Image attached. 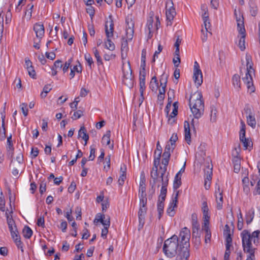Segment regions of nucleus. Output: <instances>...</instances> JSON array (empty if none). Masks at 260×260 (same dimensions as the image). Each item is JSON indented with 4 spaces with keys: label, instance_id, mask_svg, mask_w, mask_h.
I'll return each instance as SVG.
<instances>
[{
    "label": "nucleus",
    "instance_id": "1",
    "mask_svg": "<svg viewBox=\"0 0 260 260\" xmlns=\"http://www.w3.org/2000/svg\"><path fill=\"white\" fill-rule=\"evenodd\" d=\"M181 238L180 244V252L176 257V260H188L189 257V239L190 232L185 227L182 229L179 234Z\"/></svg>",
    "mask_w": 260,
    "mask_h": 260
},
{
    "label": "nucleus",
    "instance_id": "2",
    "mask_svg": "<svg viewBox=\"0 0 260 260\" xmlns=\"http://www.w3.org/2000/svg\"><path fill=\"white\" fill-rule=\"evenodd\" d=\"M189 106L194 118L198 119L204 112V103L202 93L197 91L190 95Z\"/></svg>",
    "mask_w": 260,
    "mask_h": 260
},
{
    "label": "nucleus",
    "instance_id": "3",
    "mask_svg": "<svg viewBox=\"0 0 260 260\" xmlns=\"http://www.w3.org/2000/svg\"><path fill=\"white\" fill-rule=\"evenodd\" d=\"M258 231H254L251 234L247 230H243L241 233L242 238V247L244 252H250L255 251L256 248H254L252 245V241L254 245L257 246L259 243Z\"/></svg>",
    "mask_w": 260,
    "mask_h": 260
},
{
    "label": "nucleus",
    "instance_id": "4",
    "mask_svg": "<svg viewBox=\"0 0 260 260\" xmlns=\"http://www.w3.org/2000/svg\"><path fill=\"white\" fill-rule=\"evenodd\" d=\"M162 250L165 255L169 258H172L176 255L177 256L180 252V244L178 236L174 235L165 240Z\"/></svg>",
    "mask_w": 260,
    "mask_h": 260
},
{
    "label": "nucleus",
    "instance_id": "5",
    "mask_svg": "<svg viewBox=\"0 0 260 260\" xmlns=\"http://www.w3.org/2000/svg\"><path fill=\"white\" fill-rule=\"evenodd\" d=\"M246 60L247 64V73L245 77L243 78V81L247 85L248 91L251 94L255 91V88L253 84L252 78L250 74V70L252 69V63L251 57L249 55H246Z\"/></svg>",
    "mask_w": 260,
    "mask_h": 260
},
{
    "label": "nucleus",
    "instance_id": "6",
    "mask_svg": "<svg viewBox=\"0 0 260 260\" xmlns=\"http://www.w3.org/2000/svg\"><path fill=\"white\" fill-rule=\"evenodd\" d=\"M235 15L236 17V21L237 22V29L239 34L241 35L239 40L238 46L241 51H244L245 49V37L246 30L244 24L243 18H241L240 17H238L236 13Z\"/></svg>",
    "mask_w": 260,
    "mask_h": 260
},
{
    "label": "nucleus",
    "instance_id": "7",
    "mask_svg": "<svg viewBox=\"0 0 260 260\" xmlns=\"http://www.w3.org/2000/svg\"><path fill=\"white\" fill-rule=\"evenodd\" d=\"M166 15L167 18V25L171 26L172 21L176 15L175 9L172 0H167L166 3Z\"/></svg>",
    "mask_w": 260,
    "mask_h": 260
},
{
    "label": "nucleus",
    "instance_id": "8",
    "mask_svg": "<svg viewBox=\"0 0 260 260\" xmlns=\"http://www.w3.org/2000/svg\"><path fill=\"white\" fill-rule=\"evenodd\" d=\"M161 153H158L157 152L156 155L154 154V159L153 162V167L152 171L150 173V176L151 178H153L154 180H156L158 174V166L159 164Z\"/></svg>",
    "mask_w": 260,
    "mask_h": 260
},
{
    "label": "nucleus",
    "instance_id": "9",
    "mask_svg": "<svg viewBox=\"0 0 260 260\" xmlns=\"http://www.w3.org/2000/svg\"><path fill=\"white\" fill-rule=\"evenodd\" d=\"M179 191H177L173 198L172 202L170 203L169 207L167 210V214L171 217H173L175 215L174 208L177 207V204L178 203Z\"/></svg>",
    "mask_w": 260,
    "mask_h": 260
},
{
    "label": "nucleus",
    "instance_id": "10",
    "mask_svg": "<svg viewBox=\"0 0 260 260\" xmlns=\"http://www.w3.org/2000/svg\"><path fill=\"white\" fill-rule=\"evenodd\" d=\"M205 172V183L204 186L206 189H208L210 186V182L212 176V167L210 168L208 165L206 169L204 170Z\"/></svg>",
    "mask_w": 260,
    "mask_h": 260
},
{
    "label": "nucleus",
    "instance_id": "11",
    "mask_svg": "<svg viewBox=\"0 0 260 260\" xmlns=\"http://www.w3.org/2000/svg\"><path fill=\"white\" fill-rule=\"evenodd\" d=\"M34 30L36 32V37L40 39L44 35L45 29L43 24L36 23L34 26Z\"/></svg>",
    "mask_w": 260,
    "mask_h": 260
},
{
    "label": "nucleus",
    "instance_id": "12",
    "mask_svg": "<svg viewBox=\"0 0 260 260\" xmlns=\"http://www.w3.org/2000/svg\"><path fill=\"white\" fill-rule=\"evenodd\" d=\"M147 207H140L138 211L139 226L143 227L145 223V217L147 213Z\"/></svg>",
    "mask_w": 260,
    "mask_h": 260
},
{
    "label": "nucleus",
    "instance_id": "13",
    "mask_svg": "<svg viewBox=\"0 0 260 260\" xmlns=\"http://www.w3.org/2000/svg\"><path fill=\"white\" fill-rule=\"evenodd\" d=\"M215 197L217 202V208L220 210L222 208L223 196L222 191H220L219 186L218 187L217 191H215Z\"/></svg>",
    "mask_w": 260,
    "mask_h": 260
},
{
    "label": "nucleus",
    "instance_id": "14",
    "mask_svg": "<svg viewBox=\"0 0 260 260\" xmlns=\"http://www.w3.org/2000/svg\"><path fill=\"white\" fill-rule=\"evenodd\" d=\"M168 174H167L166 177H161V188L160 190V195L161 196H166L167 194V187L169 183V179H168Z\"/></svg>",
    "mask_w": 260,
    "mask_h": 260
},
{
    "label": "nucleus",
    "instance_id": "15",
    "mask_svg": "<svg viewBox=\"0 0 260 260\" xmlns=\"http://www.w3.org/2000/svg\"><path fill=\"white\" fill-rule=\"evenodd\" d=\"M112 16H110V21L109 22V29L108 28V25L107 23H108V21H107L105 24V33L107 38H111L113 36V31H114V23L113 21L111 19Z\"/></svg>",
    "mask_w": 260,
    "mask_h": 260
},
{
    "label": "nucleus",
    "instance_id": "16",
    "mask_svg": "<svg viewBox=\"0 0 260 260\" xmlns=\"http://www.w3.org/2000/svg\"><path fill=\"white\" fill-rule=\"evenodd\" d=\"M5 214L7 218V221L10 233L14 231H16L17 228L15 224L14 219L12 218V216L10 217L8 213L7 212H6Z\"/></svg>",
    "mask_w": 260,
    "mask_h": 260
},
{
    "label": "nucleus",
    "instance_id": "17",
    "mask_svg": "<svg viewBox=\"0 0 260 260\" xmlns=\"http://www.w3.org/2000/svg\"><path fill=\"white\" fill-rule=\"evenodd\" d=\"M184 132H185V140L188 144H190L191 142V134L190 130L189 123L188 121H185L184 124Z\"/></svg>",
    "mask_w": 260,
    "mask_h": 260
},
{
    "label": "nucleus",
    "instance_id": "18",
    "mask_svg": "<svg viewBox=\"0 0 260 260\" xmlns=\"http://www.w3.org/2000/svg\"><path fill=\"white\" fill-rule=\"evenodd\" d=\"M193 79L194 83L200 86L203 83V75L201 71L197 70L193 72Z\"/></svg>",
    "mask_w": 260,
    "mask_h": 260
},
{
    "label": "nucleus",
    "instance_id": "19",
    "mask_svg": "<svg viewBox=\"0 0 260 260\" xmlns=\"http://www.w3.org/2000/svg\"><path fill=\"white\" fill-rule=\"evenodd\" d=\"M240 140L243 143L244 149H249L250 150L252 148V142L245 136L242 137V135L240 136Z\"/></svg>",
    "mask_w": 260,
    "mask_h": 260
},
{
    "label": "nucleus",
    "instance_id": "20",
    "mask_svg": "<svg viewBox=\"0 0 260 260\" xmlns=\"http://www.w3.org/2000/svg\"><path fill=\"white\" fill-rule=\"evenodd\" d=\"M81 137L85 141L84 145H86L89 140V136L87 134L86 129L84 126L80 127L78 131V138Z\"/></svg>",
    "mask_w": 260,
    "mask_h": 260
},
{
    "label": "nucleus",
    "instance_id": "21",
    "mask_svg": "<svg viewBox=\"0 0 260 260\" xmlns=\"http://www.w3.org/2000/svg\"><path fill=\"white\" fill-rule=\"evenodd\" d=\"M123 78L125 79H129L132 80L133 77L132 76V70L131 69L130 63L128 62L127 67L126 68H123L122 69Z\"/></svg>",
    "mask_w": 260,
    "mask_h": 260
},
{
    "label": "nucleus",
    "instance_id": "22",
    "mask_svg": "<svg viewBox=\"0 0 260 260\" xmlns=\"http://www.w3.org/2000/svg\"><path fill=\"white\" fill-rule=\"evenodd\" d=\"M145 77L146 76H145L144 74L141 75V76L139 75L140 92L142 95L144 94V90L146 88Z\"/></svg>",
    "mask_w": 260,
    "mask_h": 260
},
{
    "label": "nucleus",
    "instance_id": "23",
    "mask_svg": "<svg viewBox=\"0 0 260 260\" xmlns=\"http://www.w3.org/2000/svg\"><path fill=\"white\" fill-rule=\"evenodd\" d=\"M234 164V171L235 173H238L240 170L241 159L240 157H234L232 159Z\"/></svg>",
    "mask_w": 260,
    "mask_h": 260
},
{
    "label": "nucleus",
    "instance_id": "24",
    "mask_svg": "<svg viewBox=\"0 0 260 260\" xmlns=\"http://www.w3.org/2000/svg\"><path fill=\"white\" fill-rule=\"evenodd\" d=\"M169 160L167 159L166 158L162 159L161 161L162 165H164V167H160V177H166L165 174L166 173V171L167 170V167L169 164Z\"/></svg>",
    "mask_w": 260,
    "mask_h": 260
},
{
    "label": "nucleus",
    "instance_id": "25",
    "mask_svg": "<svg viewBox=\"0 0 260 260\" xmlns=\"http://www.w3.org/2000/svg\"><path fill=\"white\" fill-rule=\"evenodd\" d=\"M122 41L121 42V57L123 58L124 52L125 53V55L128 50L127 40L125 39L124 37H122Z\"/></svg>",
    "mask_w": 260,
    "mask_h": 260
},
{
    "label": "nucleus",
    "instance_id": "26",
    "mask_svg": "<svg viewBox=\"0 0 260 260\" xmlns=\"http://www.w3.org/2000/svg\"><path fill=\"white\" fill-rule=\"evenodd\" d=\"M150 88L152 91L156 92L158 87V83L157 78L155 76H153L150 83Z\"/></svg>",
    "mask_w": 260,
    "mask_h": 260
},
{
    "label": "nucleus",
    "instance_id": "27",
    "mask_svg": "<svg viewBox=\"0 0 260 260\" xmlns=\"http://www.w3.org/2000/svg\"><path fill=\"white\" fill-rule=\"evenodd\" d=\"M32 233L33 232L31 229L27 225H25L22 230L23 236L26 239H30Z\"/></svg>",
    "mask_w": 260,
    "mask_h": 260
},
{
    "label": "nucleus",
    "instance_id": "28",
    "mask_svg": "<svg viewBox=\"0 0 260 260\" xmlns=\"http://www.w3.org/2000/svg\"><path fill=\"white\" fill-rule=\"evenodd\" d=\"M249 4L251 15L252 16H255L257 13V7L256 4L254 1H250Z\"/></svg>",
    "mask_w": 260,
    "mask_h": 260
},
{
    "label": "nucleus",
    "instance_id": "29",
    "mask_svg": "<svg viewBox=\"0 0 260 260\" xmlns=\"http://www.w3.org/2000/svg\"><path fill=\"white\" fill-rule=\"evenodd\" d=\"M181 185V175L176 174L174 178L173 188L174 189H178Z\"/></svg>",
    "mask_w": 260,
    "mask_h": 260
},
{
    "label": "nucleus",
    "instance_id": "30",
    "mask_svg": "<svg viewBox=\"0 0 260 260\" xmlns=\"http://www.w3.org/2000/svg\"><path fill=\"white\" fill-rule=\"evenodd\" d=\"M233 84L235 88L239 89L241 87L240 77L238 74H235L233 77Z\"/></svg>",
    "mask_w": 260,
    "mask_h": 260
},
{
    "label": "nucleus",
    "instance_id": "31",
    "mask_svg": "<svg viewBox=\"0 0 260 260\" xmlns=\"http://www.w3.org/2000/svg\"><path fill=\"white\" fill-rule=\"evenodd\" d=\"M153 182H152L150 181V184L151 185V188L149 190L150 194L148 195V197L149 199H151L152 198L153 195L155 192V185L157 183V181L158 180V175H157V177L156 180H154L153 178H152Z\"/></svg>",
    "mask_w": 260,
    "mask_h": 260
},
{
    "label": "nucleus",
    "instance_id": "32",
    "mask_svg": "<svg viewBox=\"0 0 260 260\" xmlns=\"http://www.w3.org/2000/svg\"><path fill=\"white\" fill-rule=\"evenodd\" d=\"M210 121L212 122H214L216 121L217 119V110L213 106L210 107Z\"/></svg>",
    "mask_w": 260,
    "mask_h": 260
},
{
    "label": "nucleus",
    "instance_id": "33",
    "mask_svg": "<svg viewBox=\"0 0 260 260\" xmlns=\"http://www.w3.org/2000/svg\"><path fill=\"white\" fill-rule=\"evenodd\" d=\"M5 116H4V118L2 117V127L3 128L2 130H1L0 131V140L1 141H4L5 140L6 137V130L5 126Z\"/></svg>",
    "mask_w": 260,
    "mask_h": 260
},
{
    "label": "nucleus",
    "instance_id": "34",
    "mask_svg": "<svg viewBox=\"0 0 260 260\" xmlns=\"http://www.w3.org/2000/svg\"><path fill=\"white\" fill-rule=\"evenodd\" d=\"M246 117L247 124L252 128H255L256 125V120L254 116L253 115H247Z\"/></svg>",
    "mask_w": 260,
    "mask_h": 260
},
{
    "label": "nucleus",
    "instance_id": "35",
    "mask_svg": "<svg viewBox=\"0 0 260 260\" xmlns=\"http://www.w3.org/2000/svg\"><path fill=\"white\" fill-rule=\"evenodd\" d=\"M107 41L105 42V48L110 51L115 50V46L114 43L111 40L110 38H107Z\"/></svg>",
    "mask_w": 260,
    "mask_h": 260
},
{
    "label": "nucleus",
    "instance_id": "36",
    "mask_svg": "<svg viewBox=\"0 0 260 260\" xmlns=\"http://www.w3.org/2000/svg\"><path fill=\"white\" fill-rule=\"evenodd\" d=\"M110 136H111V132L110 131H107L106 134L104 135L102 139V142L103 144H105L107 145H109L110 144Z\"/></svg>",
    "mask_w": 260,
    "mask_h": 260
},
{
    "label": "nucleus",
    "instance_id": "37",
    "mask_svg": "<svg viewBox=\"0 0 260 260\" xmlns=\"http://www.w3.org/2000/svg\"><path fill=\"white\" fill-rule=\"evenodd\" d=\"M34 8V5L32 4H29L27 5V9L25 12V16L29 20L31 17L32 11Z\"/></svg>",
    "mask_w": 260,
    "mask_h": 260
},
{
    "label": "nucleus",
    "instance_id": "38",
    "mask_svg": "<svg viewBox=\"0 0 260 260\" xmlns=\"http://www.w3.org/2000/svg\"><path fill=\"white\" fill-rule=\"evenodd\" d=\"M73 61V58H71L68 60L63 64L62 65V70L63 73L68 72L69 69L71 68V63Z\"/></svg>",
    "mask_w": 260,
    "mask_h": 260
},
{
    "label": "nucleus",
    "instance_id": "39",
    "mask_svg": "<svg viewBox=\"0 0 260 260\" xmlns=\"http://www.w3.org/2000/svg\"><path fill=\"white\" fill-rule=\"evenodd\" d=\"M254 211L253 209L250 210L246 215V223L249 224L251 223L254 218Z\"/></svg>",
    "mask_w": 260,
    "mask_h": 260
},
{
    "label": "nucleus",
    "instance_id": "40",
    "mask_svg": "<svg viewBox=\"0 0 260 260\" xmlns=\"http://www.w3.org/2000/svg\"><path fill=\"white\" fill-rule=\"evenodd\" d=\"M232 234H228L227 235H225V248H227V249H230L231 247H232Z\"/></svg>",
    "mask_w": 260,
    "mask_h": 260
},
{
    "label": "nucleus",
    "instance_id": "41",
    "mask_svg": "<svg viewBox=\"0 0 260 260\" xmlns=\"http://www.w3.org/2000/svg\"><path fill=\"white\" fill-rule=\"evenodd\" d=\"M134 29L132 27L129 26L128 28H126V37L127 40H132L133 37Z\"/></svg>",
    "mask_w": 260,
    "mask_h": 260
},
{
    "label": "nucleus",
    "instance_id": "42",
    "mask_svg": "<svg viewBox=\"0 0 260 260\" xmlns=\"http://www.w3.org/2000/svg\"><path fill=\"white\" fill-rule=\"evenodd\" d=\"M93 52L94 56H95V58L96 59L98 65L99 66L100 64H102L103 62H102V58L100 55V54H99V52L98 49L95 47H94L93 48Z\"/></svg>",
    "mask_w": 260,
    "mask_h": 260
},
{
    "label": "nucleus",
    "instance_id": "43",
    "mask_svg": "<svg viewBox=\"0 0 260 260\" xmlns=\"http://www.w3.org/2000/svg\"><path fill=\"white\" fill-rule=\"evenodd\" d=\"M7 152H9L10 150H14V147L12 140V135H10L7 138Z\"/></svg>",
    "mask_w": 260,
    "mask_h": 260
},
{
    "label": "nucleus",
    "instance_id": "44",
    "mask_svg": "<svg viewBox=\"0 0 260 260\" xmlns=\"http://www.w3.org/2000/svg\"><path fill=\"white\" fill-rule=\"evenodd\" d=\"M168 77L169 75L167 74H165V73H163L161 75L160 79V86H163L165 87L167 86Z\"/></svg>",
    "mask_w": 260,
    "mask_h": 260
},
{
    "label": "nucleus",
    "instance_id": "45",
    "mask_svg": "<svg viewBox=\"0 0 260 260\" xmlns=\"http://www.w3.org/2000/svg\"><path fill=\"white\" fill-rule=\"evenodd\" d=\"M177 140L178 137L177 134H173L170 139V141L171 142L172 146V151H173L175 148V143Z\"/></svg>",
    "mask_w": 260,
    "mask_h": 260
},
{
    "label": "nucleus",
    "instance_id": "46",
    "mask_svg": "<svg viewBox=\"0 0 260 260\" xmlns=\"http://www.w3.org/2000/svg\"><path fill=\"white\" fill-rule=\"evenodd\" d=\"M91 5H87L88 7L86 8V12L89 15L90 18L92 19L94 15L95 11L93 7Z\"/></svg>",
    "mask_w": 260,
    "mask_h": 260
},
{
    "label": "nucleus",
    "instance_id": "47",
    "mask_svg": "<svg viewBox=\"0 0 260 260\" xmlns=\"http://www.w3.org/2000/svg\"><path fill=\"white\" fill-rule=\"evenodd\" d=\"M14 241L15 243L16 244V246H17L18 248L20 249L21 251L23 252V244L21 241L20 236L17 237V238L15 239Z\"/></svg>",
    "mask_w": 260,
    "mask_h": 260
},
{
    "label": "nucleus",
    "instance_id": "48",
    "mask_svg": "<svg viewBox=\"0 0 260 260\" xmlns=\"http://www.w3.org/2000/svg\"><path fill=\"white\" fill-rule=\"evenodd\" d=\"M84 58L86 61L88 62L90 68L91 69V65L93 63V61L90 54L89 53H86L84 55Z\"/></svg>",
    "mask_w": 260,
    "mask_h": 260
},
{
    "label": "nucleus",
    "instance_id": "49",
    "mask_svg": "<svg viewBox=\"0 0 260 260\" xmlns=\"http://www.w3.org/2000/svg\"><path fill=\"white\" fill-rule=\"evenodd\" d=\"M83 111L79 110L74 113L73 116L72 117L73 120H76L80 118L83 115Z\"/></svg>",
    "mask_w": 260,
    "mask_h": 260
},
{
    "label": "nucleus",
    "instance_id": "50",
    "mask_svg": "<svg viewBox=\"0 0 260 260\" xmlns=\"http://www.w3.org/2000/svg\"><path fill=\"white\" fill-rule=\"evenodd\" d=\"M173 62L175 67H178L179 63H180V58L179 53L175 54V57L173 59Z\"/></svg>",
    "mask_w": 260,
    "mask_h": 260
},
{
    "label": "nucleus",
    "instance_id": "51",
    "mask_svg": "<svg viewBox=\"0 0 260 260\" xmlns=\"http://www.w3.org/2000/svg\"><path fill=\"white\" fill-rule=\"evenodd\" d=\"M181 42V39H180L178 37L174 44V47H175V54H178V53H179V46Z\"/></svg>",
    "mask_w": 260,
    "mask_h": 260
},
{
    "label": "nucleus",
    "instance_id": "52",
    "mask_svg": "<svg viewBox=\"0 0 260 260\" xmlns=\"http://www.w3.org/2000/svg\"><path fill=\"white\" fill-rule=\"evenodd\" d=\"M105 216L104 214H101L100 213H98L95 217V219L94 220V223H98L100 222L102 223V222L103 221V219H105Z\"/></svg>",
    "mask_w": 260,
    "mask_h": 260
},
{
    "label": "nucleus",
    "instance_id": "53",
    "mask_svg": "<svg viewBox=\"0 0 260 260\" xmlns=\"http://www.w3.org/2000/svg\"><path fill=\"white\" fill-rule=\"evenodd\" d=\"M168 101L173 102V100L175 98V90L172 89H170L168 92Z\"/></svg>",
    "mask_w": 260,
    "mask_h": 260
},
{
    "label": "nucleus",
    "instance_id": "54",
    "mask_svg": "<svg viewBox=\"0 0 260 260\" xmlns=\"http://www.w3.org/2000/svg\"><path fill=\"white\" fill-rule=\"evenodd\" d=\"M145 181H146V179H145L144 173V172H142L141 173V176H140V181L139 187H146Z\"/></svg>",
    "mask_w": 260,
    "mask_h": 260
},
{
    "label": "nucleus",
    "instance_id": "55",
    "mask_svg": "<svg viewBox=\"0 0 260 260\" xmlns=\"http://www.w3.org/2000/svg\"><path fill=\"white\" fill-rule=\"evenodd\" d=\"M162 50V46L159 44L158 46L157 50H156L153 56V58L152 60V63L155 62V56H156V57H158V54H159Z\"/></svg>",
    "mask_w": 260,
    "mask_h": 260
},
{
    "label": "nucleus",
    "instance_id": "56",
    "mask_svg": "<svg viewBox=\"0 0 260 260\" xmlns=\"http://www.w3.org/2000/svg\"><path fill=\"white\" fill-rule=\"evenodd\" d=\"M54 69L57 70V69L61 70L62 67V61L60 60H56L53 64Z\"/></svg>",
    "mask_w": 260,
    "mask_h": 260
},
{
    "label": "nucleus",
    "instance_id": "57",
    "mask_svg": "<svg viewBox=\"0 0 260 260\" xmlns=\"http://www.w3.org/2000/svg\"><path fill=\"white\" fill-rule=\"evenodd\" d=\"M37 224L39 226H41L42 228L45 227V220L44 216H40L38 219Z\"/></svg>",
    "mask_w": 260,
    "mask_h": 260
},
{
    "label": "nucleus",
    "instance_id": "58",
    "mask_svg": "<svg viewBox=\"0 0 260 260\" xmlns=\"http://www.w3.org/2000/svg\"><path fill=\"white\" fill-rule=\"evenodd\" d=\"M202 211L203 212V214H207L208 213H209V208L206 201H204L202 203Z\"/></svg>",
    "mask_w": 260,
    "mask_h": 260
},
{
    "label": "nucleus",
    "instance_id": "59",
    "mask_svg": "<svg viewBox=\"0 0 260 260\" xmlns=\"http://www.w3.org/2000/svg\"><path fill=\"white\" fill-rule=\"evenodd\" d=\"M27 105L26 103H22L21 105V109L24 116H26L28 114Z\"/></svg>",
    "mask_w": 260,
    "mask_h": 260
},
{
    "label": "nucleus",
    "instance_id": "60",
    "mask_svg": "<svg viewBox=\"0 0 260 260\" xmlns=\"http://www.w3.org/2000/svg\"><path fill=\"white\" fill-rule=\"evenodd\" d=\"M241 127L240 131V136L242 135V137L243 136H245V129H246V126L243 120H241Z\"/></svg>",
    "mask_w": 260,
    "mask_h": 260
},
{
    "label": "nucleus",
    "instance_id": "61",
    "mask_svg": "<svg viewBox=\"0 0 260 260\" xmlns=\"http://www.w3.org/2000/svg\"><path fill=\"white\" fill-rule=\"evenodd\" d=\"M145 191H146V187H139V198L146 197V193Z\"/></svg>",
    "mask_w": 260,
    "mask_h": 260
},
{
    "label": "nucleus",
    "instance_id": "62",
    "mask_svg": "<svg viewBox=\"0 0 260 260\" xmlns=\"http://www.w3.org/2000/svg\"><path fill=\"white\" fill-rule=\"evenodd\" d=\"M245 113L248 115H252L251 107L249 104H246L244 109Z\"/></svg>",
    "mask_w": 260,
    "mask_h": 260
},
{
    "label": "nucleus",
    "instance_id": "63",
    "mask_svg": "<svg viewBox=\"0 0 260 260\" xmlns=\"http://www.w3.org/2000/svg\"><path fill=\"white\" fill-rule=\"evenodd\" d=\"M27 71L29 75L32 78L36 79V72L34 69V67L29 68L28 69H27Z\"/></svg>",
    "mask_w": 260,
    "mask_h": 260
},
{
    "label": "nucleus",
    "instance_id": "64",
    "mask_svg": "<svg viewBox=\"0 0 260 260\" xmlns=\"http://www.w3.org/2000/svg\"><path fill=\"white\" fill-rule=\"evenodd\" d=\"M255 251H250V252H245V253H248L249 254L247 255V257L246 260H255Z\"/></svg>",
    "mask_w": 260,
    "mask_h": 260
}]
</instances>
